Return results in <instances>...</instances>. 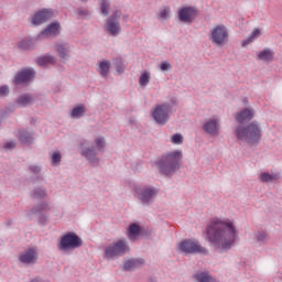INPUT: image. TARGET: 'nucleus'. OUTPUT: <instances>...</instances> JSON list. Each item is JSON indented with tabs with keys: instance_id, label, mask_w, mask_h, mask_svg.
I'll use <instances>...</instances> for the list:
<instances>
[{
	"instance_id": "nucleus-1",
	"label": "nucleus",
	"mask_w": 282,
	"mask_h": 282,
	"mask_svg": "<svg viewBox=\"0 0 282 282\" xmlns=\"http://www.w3.org/2000/svg\"><path fill=\"white\" fill-rule=\"evenodd\" d=\"M207 239L217 252H228L237 241V228L230 220L213 218L206 227Z\"/></svg>"
},
{
	"instance_id": "nucleus-2",
	"label": "nucleus",
	"mask_w": 282,
	"mask_h": 282,
	"mask_svg": "<svg viewBox=\"0 0 282 282\" xmlns=\"http://www.w3.org/2000/svg\"><path fill=\"white\" fill-rule=\"evenodd\" d=\"M234 135L238 142H245L249 147H259L263 138V129L258 121H251L248 124H238L234 129Z\"/></svg>"
},
{
	"instance_id": "nucleus-3",
	"label": "nucleus",
	"mask_w": 282,
	"mask_h": 282,
	"mask_svg": "<svg viewBox=\"0 0 282 282\" xmlns=\"http://www.w3.org/2000/svg\"><path fill=\"white\" fill-rule=\"evenodd\" d=\"M182 150L162 154L156 161L160 173L166 177H173L180 171V162H182Z\"/></svg>"
},
{
	"instance_id": "nucleus-4",
	"label": "nucleus",
	"mask_w": 282,
	"mask_h": 282,
	"mask_svg": "<svg viewBox=\"0 0 282 282\" xmlns=\"http://www.w3.org/2000/svg\"><path fill=\"white\" fill-rule=\"evenodd\" d=\"M105 147H107V140L105 137L100 135L95 139V143L88 140H83L80 142V154L83 158H86L90 164H98L99 160L96 158L98 152L105 151Z\"/></svg>"
},
{
	"instance_id": "nucleus-5",
	"label": "nucleus",
	"mask_w": 282,
	"mask_h": 282,
	"mask_svg": "<svg viewBox=\"0 0 282 282\" xmlns=\"http://www.w3.org/2000/svg\"><path fill=\"white\" fill-rule=\"evenodd\" d=\"M177 97H171L170 101L156 105L152 111V118L155 120L156 124L164 127L169 120H171V115L174 111V107H177Z\"/></svg>"
},
{
	"instance_id": "nucleus-6",
	"label": "nucleus",
	"mask_w": 282,
	"mask_h": 282,
	"mask_svg": "<svg viewBox=\"0 0 282 282\" xmlns=\"http://www.w3.org/2000/svg\"><path fill=\"white\" fill-rule=\"evenodd\" d=\"M177 250L183 254H203L204 257L209 254L206 247L199 245V241H193L191 239L181 241L177 246Z\"/></svg>"
},
{
	"instance_id": "nucleus-7",
	"label": "nucleus",
	"mask_w": 282,
	"mask_h": 282,
	"mask_svg": "<svg viewBox=\"0 0 282 282\" xmlns=\"http://www.w3.org/2000/svg\"><path fill=\"white\" fill-rule=\"evenodd\" d=\"M120 17H122V10L117 9L106 19L104 30L110 36H119L120 32H122V26L120 25Z\"/></svg>"
},
{
	"instance_id": "nucleus-8",
	"label": "nucleus",
	"mask_w": 282,
	"mask_h": 282,
	"mask_svg": "<svg viewBox=\"0 0 282 282\" xmlns=\"http://www.w3.org/2000/svg\"><path fill=\"white\" fill-rule=\"evenodd\" d=\"M134 193L137 195V199H140L143 206H150L155 202V197H158L160 189L155 186H143V187H135Z\"/></svg>"
},
{
	"instance_id": "nucleus-9",
	"label": "nucleus",
	"mask_w": 282,
	"mask_h": 282,
	"mask_svg": "<svg viewBox=\"0 0 282 282\" xmlns=\"http://www.w3.org/2000/svg\"><path fill=\"white\" fill-rule=\"evenodd\" d=\"M131 249L127 241L119 239L105 248V259H115V257H124Z\"/></svg>"
},
{
	"instance_id": "nucleus-10",
	"label": "nucleus",
	"mask_w": 282,
	"mask_h": 282,
	"mask_svg": "<svg viewBox=\"0 0 282 282\" xmlns=\"http://www.w3.org/2000/svg\"><path fill=\"white\" fill-rule=\"evenodd\" d=\"M80 246H83V239L76 235V232L68 231L61 238L58 250H76V248H80Z\"/></svg>"
},
{
	"instance_id": "nucleus-11",
	"label": "nucleus",
	"mask_w": 282,
	"mask_h": 282,
	"mask_svg": "<svg viewBox=\"0 0 282 282\" xmlns=\"http://www.w3.org/2000/svg\"><path fill=\"white\" fill-rule=\"evenodd\" d=\"M230 35L228 33V28L220 24L212 30L210 41L214 45L224 46L228 43Z\"/></svg>"
},
{
	"instance_id": "nucleus-12",
	"label": "nucleus",
	"mask_w": 282,
	"mask_h": 282,
	"mask_svg": "<svg viewBox=\"0 0 282 282\" xmlns=\"http://www.w3.org/2000/svg\"><path fill=\"white\" fill-rule=\"evenodd\" d=\"M199 15L197 7H183L178 10V20L181 23H193Z\"/></svg>"
},
{
	"instance_id": "nucleus-13",
	"label": "nucleus",
	"mask_w": 282,
	"mask_h": 282,
	"mask_svg": "<svg viewBox=\"0 0 282 282\" xmlns=\"http://www.w3.org/2000/svg\"><path fill=\"white\" fill-rule=\"evenodd\" d=\"M35 77L36 70H34V68H22L15 74L13 84L17 86L25 85L26 83H30V80H34Z\"/></svg>"
},
{
	"instance_id": "nucleus-14",
	"label": "nucleus",
	"mask_w": 282,
	"mask_h": 282,
	"mask_svg": "<svg viewBox=\"0 0 282 282\" xmlns=\"http://www.w3.org/2000/svg\"><path fill=\"white\" fill-rule=\"evenodd\" d=\"M51 19H54V11L52 9H42L34 13L31 23L33 25H43V23H47Z\"/></svg>"
},
{
	"instance_id": "nucleus-15",
	"label": "nucleus",
	"mask_w": 282,
	"mask_h": 282,
	"mask_svg": "<svg viewBox=\"0 0 282 282\" xmlns=\"http://www.w3.org/2000/svg\"><path fill=\"white\" fill-rule=\"evenodd\" d=\"M45 213H50V204L45 202L39 203L31 209L32 215H39V224L41 226H45V224H47V216Z\"/></svg>"
},
{
	"instance_id": "nucleus-16",
	"label": "nucleus",
	"mask_w": 282,
	"mask_h": 282,
	"mask_svg": "<svg viewBox=\"0 0 282 282\" xmlns=\"http://www.w3.org/2000/svg\"><path fill=\"white\" fill-rule=\"evenodd\" d=\"M19 260L21 263H26V265L34 264L39 261V252H36V249L34 248H29L20 254Z\"/></svg>"
},
{
	"instance_id": "nucleus-17",
	"label": "nucleus",
	"mask_w": 282,
	"mask_h": 282,
	"mask_svg": "<svg viewBox=\"0 0 282 282\" xmlns=\"http://www.w3.org/2000/svg\"><path fill=\"white\" fill-rule=\"evenodd\" d=\"M254 118V110L250 108H243L240 112H237L235 115V120L238 122V124H246L248 122H251V120Z\"/></svg>"
},
{
	"instance_id": "nucleus-18",
	"label": "nucleus",
	"mask_w": 282,
	"mask_h": 282,
	"mask_svg": "<svg viewBox=\"0 0 282 282\" xmlns=\"http://www.w3.org/2000/svg\"><path fill=\"white\" fill-rule=\"evenodd\" d=\"M61 35V22H52L48 24L37 36V39H41V36H59Z\"/></svg>"
},
{
	"instance_id": "nucleus-19",
	"label": "nucleus",
	"mask_w": 282,
	"mask_h": 282,
	"mask_svg": "<svg viewBox=\"0 0 282 282\" xmlns=\"http://www.w3.org/2000/svg\"><path fill=\"white\" fill-rule=\"evenodd\" d=\"M36 47V39L34 37H23L18 43V48L22 52H32Z\"/></svg>"
},
{
	"instance_id": "nucleus-20",
	"label": "nucleus",
	"mask_w": 282,
	"mask_h": 282,
	"mask_svg": "<svg viewBox=\"0 0 282 282\" xmlns=\"http://www.w3.org/2000/svg\"><path fill=\"white\" fill-rule=\"evenodd\" d=\"M143 263H145L143 258H132L123 263V270H126V272H133V270L142 268Z\"/></svg>"
},
{
	"instance_id": "nucleus-21",
	"label": "nucleus",
	"mask_w": 282,
	"mask_h": 282,
	"mask_svg": "<svg viewBox=\"0 0 282 282\" xmlns=\"http://www.w3.org/2000/svg\"><path fill=\"white\" fill-rule=\"evenodd\" d=\"M204 132L209 135H219V128L217 124V120L210 119L206 121L203 126Z\"/></svg>"
},
{
	"instance_id": "nucleus-22",
	"label": "nucleus",
	"mask_w": 282,
	"mask_h": 282,
	"mask_svg": "<svg viewBox=\"0 0 282 282\" xmlns=\"http://www.w3.org/2000/svg\"><path fill=\"white\" fill-rule=\"evenodd\" d=\"M18 140L21 142V144H32L34 142V137L32 132H29L28 130H19L18 131Z\"/></svg>"
},
{
	"instance_id": "nucleus-23",
	"label": "nucleus",
	"mask_w": 282,
	"mask_h": 282,
	"mask_svg": "<svg viewBox=\"0 0 282 282\" xmlns=\"http://www.w3.org/2000/svg\"><path fill=\"white\" fill-rule=\"evenodd\" d=\"M140 232H142V227H140V225L135 223L130 224L128 228V239H130V241H135L138 237H140Z\"/></svg>"
},
{
	"instance_id": "nucleus-24",
	"label": "nucleus",
	"mask_w": 282,
	"mask_h": 282,
	"mask_svg": "<svg viewBox=\"0 0 282 282\" xmlns=\"http://www.w3.org/2000/svg\"><path fill=\"white\" fill-rule=\"evenodd\" d=\"M258 61H264V63H272L274 61V53L271 48H264L257 55Z\"/></svg>"
},
{
	"instance_id": "nucleus-25",
	"label": "nucleus",
	"mask_w": 282,
	"mask_h": 282,
	"mask_svg": "<svg viewBox=\"0 0 282 282\" xmlns=\"http://www.w3.org/2000/svg\"><path fill=\"white\" fill-rule=\"evenodd\" d=\"M111 69V62L109 59L99 63V74L102 78L109 76V70Z\"/></svg>"
},
{
	"instance_id": "nucleus-26",
	"label": "nucleus",
	"mask_w": 282,
	"mask_h": 282,
	"mask_svg": "<svg viewBox=\"0 0 282 282\" xmlns=\"http://www.w3.org/2000/svg\"><path fill=\"white\" fill-rule=\"evenodd\" d=\"M32 199H45L47 197V189L45 187H35L31 192Z\"/></svg>"
},
{
	"instance_id": "nucleus-27",
	"label": "nucleus",
	"mask_w": 282,
	"mask_h": 282,
	"mask_svg": "<svg viewBox=\"0 0 282 282\" xmlns=\"http://www.w3.org/2000/svg\"><path fill=\"white\" fill-rule=\"evenodd\" d=\"M55 58L51 55H44L36 58V64L40 67H45L46 65H54Z\"/></svg>"
},
{
	"instance_id": "nucleus-28",
	"label": "nucleus",
	"mask_w": 282,
	"mask_h": 282,
	"mask_svg": "<svg viewBox=\"0 0 282 282\" xmlns=\"http://www.w3.org/2000/svg\"><path fill=\"white\" fill-rule=\"evenodd\" d=\"M55 50L61 61H65V58H67V54H69V46H67V44H56Z\"/></svg>"
},
{
	"instance_id": "nucleus-29",
	"label": "nucleus",
	"mask_w": 282,
	"mask_h": 282,
	"mask_svg": "<svg viewBox=\"0 0 282 282\" xmlns=\"http://www.w3.org/2000/svg\"><path fill=\"white\" fill-rule=\"evenodd\" d=\"M261 36V30L256 29L246 40L242 41L241 46L248 47L250 43L254 42V39H259Z\"/></svg>"
},
{
	"instance_id": "nucleus-30",
	"label": "nucleus",
	"mask_w": 282,
	"mask_h": 282,
	"mask_svg": "<svg viewBox=\"0 0 282 282\" xmlns=\"http://www.w3.org/2000/svg\"><path fill=\"white\" fill-rule=\"evenodd\" d=\"M85 113H87V108L84 105H80L73 108L70 116L73 118L79 119L83 118Z\"/></svg>"
},
{
	"instance_id": "nucleus-31",
	"label": "nucleus",
	"mask_w": 282,
	"mask_h": 282,
	"mask_svg": "<svg viewBox=\"0 0 282 282\" xmlns=\"http://www.w3.org/2000/svg\"><path fill=\"white\" fill-rule=\"evenodd\" d=\"M32 100V96L24 94L17 99V105H19L20 107H28V105H30Z\"/></svg>"
},
{
	"instance_id": "nucleus-32",
	"label": "nucleus",
	"mask_w": 282,
	"mask_h": 282,
	"mask_svg": "<svg viewBox=\"0 0 282 282\" xmlns=\"http://www.w3.org/2000/svg\"><path fill=\"white\" fill-rule=\"evenodd\" d=\"M194 279H196L198 282H215V279L206 272L196 273Z\"/></svg>"
},
{
	"instance_id": "nucleus-33",
	"label": "nucleus",
	"mask_w": 282,
	"mask_h": 282,
	"mask_svg": "<svg viewBox=\"0 0 282 282\" xmlns=\"http://www.w3.org/2000/svg\"><path fill=\"white\" fill-rule=\"evenodd\" d=\"M111 8V1L109 0H101L100 2V12L104 17H109V10Z\"/></svg>"
},
{
	"instance_id": "nucleus-34",
	"label": "nucleus",
	"mask_w": 282,
	"mask_h": 282,
	"mask_svg": "<svg viewBox=\"0 0 282 282\" xmlns=\"http://www.w3.org/2000/svg\"><path fill=\"white\" fill-rule=\"evenodd\" d=\"M112 65H115L116 72H118V74H124V62H122V58H113Z\"/></svg>"
},
{
	"instance_id": "nucleus-35",
	"label": "nucleus",
	"mask_w": 282,
	"mask_h": 282,
	"mask_svg": "<svg viewBox=\"0 0 282 282\" xmlns=\"http://www.w3.org/2000/svg\"><path fill=\"white\" fill-rule=\"evenodd\" d=\"M149 83H151V73L144 72V73L141 74V76L139 77V85H140L141 87H147V85H149Z\"/></svg>"
},
{
	"instance_id": "nucleus-36",
	"label": "nucleus",
	"mask_w": 282,
	"mask_h": 282,
	"mask_svg": "<svg viewBox=\"0 0 282 282\" xmlns=\"http://www.w3.org/2000/svg\"><path fill=\"white\" fill-rule=\"evenodd\" d=\"M63 160V154L61 152H54L51 158L52 166H58Z\"/></svg>"
},
{
	"instance_id": "nucleus-37",
	"label": "nucleus",
	"mask_w": 282,
	"mask_h": 282,
	"mask_svg": "<svg viewBox=\"0 0 282 282\" xmlns=\"http://www.w3.org/2000/svg\"><path fill=\"white\" fill-rule=\"evenodd\" d=\"M260 180H261V182H264V183L274 182V180H276V176L272 175L268 172H264V173L260 174Z\"/></svg>"
},
{
	"instance_id": "nucleus-38",
	"label": "nucleus",
	"mask_w": 282,
	"mask_h": 282,
	"mask_svg": "<svg viewBox=\"0 0 282 282\" xmlns=\"http://www.w3.org/2000/svg\"><path fill=\"white\" fill-rule=\"evenodd\" d=\"M256 238L259 243H265L268 241V234L265 231H257Z\"/></svg>"
},
{
	"instance_id": "nucleus-39",
	"label": "nucleus",
	"mask_w": 282,
	"mask_h": 282,
	"mask_svg": "<svg viewBox=\"0 0 282 282\" xmlns=\"http://www.w3.org/2000/svg\"><path fill=\"white\" fill-rule=\"evenodd\" d=\"M172 144H182L184 142V137L181 133H175L171 138Z\"/></svg>"
},
{
	"instance_id": "nucleus-40",
	"label": "nucleus",
	"mask_w": 282,
	"mask_h": 282,
	"mask_svg": "<svg viewBox=\"0 0 282 282\" xmlns=\"http://www.w3.org/2000/svg\"><path fill=\"white\" fill-rule=\"evenodd\" d=\"M6 96H10V87L8 85L0 86V98H6Z\"/></svg>"
},
{
	"instance_id": "nucleus-41",
	"label": "nucleus",
	"mask_w": 282,
	"mask_h": 282,
	"mask_svg": "<svg viewBox=\"0 0 282 282\" xmlns=\"http://www.w3.org/2000/svg\"><path fill=\"white\" fill-rule=\"evenodd\" d=\"M77 14H78V17H82L83 19H85V18L89 17L91 14V12H89V10H87V9L78 8Z\"/></svg>"
},
{
	"instance_id": "nucleus-42",
	"label": "nucleus",
	"mask_w": 282,
	"mask_h": 282,
	"mask_svg": "<svg viewBox=\"0 0 282 282\" xmlns=\"http://www.w3.org/2000/svg\"><path fill=\"white\" fill-rule=\"evenodd\" d=\"M160 69L161 72H169L172 69L171 63H169L167 61L162 62L160 65Z\"/></svg>"
},
{
	"instance_id": "nucleus-43",
	"label": "nucleus",
	"mask_w": 282,
	"mask_h": 282,
	"mask_svg": "<svg viewBox=\"0 0 282 282\" xmlns=\"http://www.w3.org/2000/svg\"><path fill=\"white\" fill-rule=\"evenodd\" d=\"M29 171L33 173L34 175H39L41 173L42 169L39 165H30Z\"/></svg>"
},
{
	"instance_id": "nucleus-44",
	"label": "nucleus",
	"mask_w": 282,
	"mask_h": 282,
	"mask_svg": "<svg viewBox=\"0 0 282 282\" xmlns=\"http://www.w3.org/2000/svg\"><path fill=\"white\" fill-rule=\"evenodd\" d=\"M17 148V141H10L4 144V149H8L9 151H12V149Z\"/></svg>"
},
{
	"instance_id": "nucleus-45",
	"label": "nucleus",
	"mask_w": 282,
	"mask_h": 282,
	"mask_svg": "<svg viewBox=\"0 0 282 282\" xmlns=\"http://www.w3.org/2000/svg\"><path fill=\"white\" fill-rule=\"evenodd\" d=\"M166 15H167L166 9L161 11V13H160L161 19H166Z\"/></svg>"
},
{
	"instance_id": "nucleus-46",
	"label": "nucleus",
	"mask_w": 282,
	"mask_h": 282,
	"mask_svg": "<svg viewBox=\"0 0 282 282\" xmlns=\"http://www.w3.org/2000/svg\"><path fill=\"white\" fill-rule=\"evenodd\" d=\"M122 20H123L124 22L129 21V15H128V14L123 15V17H122Z\"/></svg>"
},
{
	"instance_id": "nucleus-47",
	"label": "nucleus",
	"mask_w": 282,
	"mask_h": 282,
	"mask_svg": "<svg viewBox=\"0 0 282 282\" xmlns=\"http://www.w3.org/2000/svg\"><path fill=\"white\" fill-rule=\"evenodd\" d=\"M12 224H13V220H12V219H9V220L7 221V226H12Z\"/></svg>"
},
{
	"instance_id": "nucleus-48",
	"label": "nucleus",
	"mask_w": 282,
	"mask_h": 282,
	"mask_svg": "<svg viewBox=\"0 0 282 282\" xmlns=\"http://www.w3.org/2000/svg\"><path fill=\"white\" fill-rule=\"evenodd\" d=\"M150 282H158V280L153 279V278H150L149 280Z\"/></svg>"
},
{
	"instance_id": "nucleus-49",
	"label": "nucleus",
	"mask_w": 282,
	"mask_h": 282,
	"mask_svg": "<svg viewBox=\"0 0 282 282\" xmlns=\"http://www.w3.org/2000/svg\"><path fill=\"white\" fill-rule=\"evenodd\" d=\"M83 3H87L89 0H80Z\"/></svg>"
}]
</instances>
